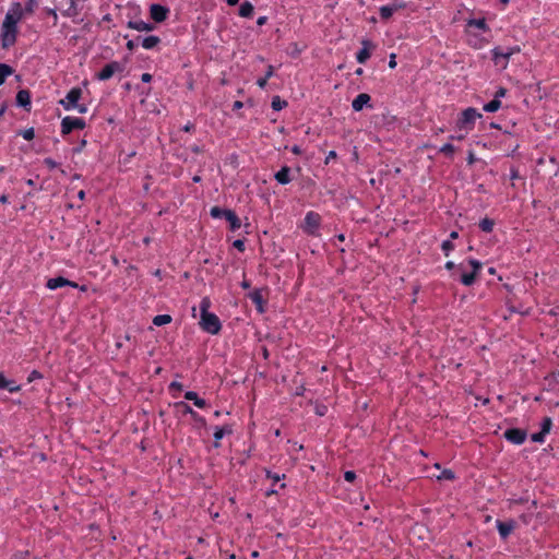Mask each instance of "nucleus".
<instances>
[{
    "mask_svg": "<svg viewBox=\"0 0 559 559\" xmlns=\"http://www.w3.org/2000/svg\"><path fill=\"white\" fill-rule=\"evenodd\" d=\"M483 264L478 260L468 259L457 265V270L461 272L460 281L465 286L474 284L476 275L481 270Z\"/></svg>",
    "mask_w": 559,
    "mask_h": 559,
    "instance_id": "1",
    "label": "nucleus"
},
{
    "mask_svg": "<svg viewBox=\"0 0 559 559\" xmlns=\"http://www.w3.org/2000/svg\"><path fill=\"white\" fill-rule=\"evenodd\" d=\"M81 96V88L74 87L68 92L63 99L60 100V104L66 110L76 109L80 114H85L87 111L86 106L79 104Z\"/></svg>",
    "mask_w": 559,
    "mask_h": 559,
    "instance_id": "2",
    "label": "nucleus"
},
{
    "mask_svg": "<svg viewBox=\"0 0 559 559\" xmlns=\"http://www.w3.org/2000/svg\"><path fill=\"white\" fill-rule=\"evenodd\" d=\"M481 118V114H479L475 108H466L461 114L456 122V127L459 130H464L465 133L469 132L476 122L477 119Z\"/></svg>",
    "mask_w": 559,
    "mask_h": 559,
    "instance_id": "3",
    "label": "nucleus"
},
{
    "mask_svg": "<svg viewBox=\"0 0 559 559\" xmlns=\"http://www.w3.org/2000/svg\"><path fill=\"white\" fill-rule=\"evenodd\" d=\"M25 10L23 5L20 2H13L9 7L2 23L19 27V23L23 20Z\"/></svg>",
    "mask_w": 559,
    "mask_h": 559,
    "instance_id": "4",
    "label": "nucleus"
},
{
    "mask_svg": "<svg viewBox=\"0 0 559 559\" xmlns=\"http://www.w3.org/2000/svg\"><path fill=\"white\" fill-rule=\"evenodd\" d=\"M200 326L202 328L203 331L212 335L217 334L222 329V324L218 317L212 312L201 316Z\"/></svg>",
    "mask_w": 559,
    "mask_h": 559,
    "instance_id": "5",
    "label": "nucleus"
},
{
    "mask_svg": "<svg viewBox=\"0 0 559 559\" xmlns=\"http://www.w3.org/2000/svg\"><path fill=\"white\" fill-rule=\"evenodd\" d=\"M321 225V216L317 212L310 211L306 214L302 229L305 233L311 236L319 235V228Z\"/></svg>",
    "mask_w": 559,
    "mask_h": 559,
    "instance_id": "6",
    "label": "nucleus"
},
{
    "mask_svg": "<svg viewBox=\"0 0 559 559\" xmlns=\"http://www.w3.org/2000/svg\"><path fill=\"white\" fill-rule=\"evenodd\" d=\"M19 27L1 24L0 39L2 48L7 49L12 47L17 38Z\"/></svg>",
    "mask_w": 559,
    "mask_h": 559,
    "instance_id": "7",
    "label": "nucleus"
},
{
    "mask_svg": "<svg viewBox=\"0 0 559 559\" xmlns=\"http://www.w3.org/2000/svg\"><path fill=\"white\" fill-rule=\"evenodd\" d=\"M85 127V122L83 119L78 117H64L61 121V132L62 134H69L73 130L83 129Z\"/></svg>",
    "mask_w": 559,
    "mask_h": 559,
    "instance_id": "8",
    "label": "nucleus"
},
{
    "mask_svg": "<svg viewBox=\"0 0 559 559\" xmlns=\"http://www.w3.org/2000/svg\"><path fill=\"white\" fill-rule=\"evenodd\" d=\"M58 10L67 16L76 15L78 14L76 0H58Z\"/></svg>",
    "mask_w": 559,
    "mask_h": 559,
    "instance_id": "9",
    "label": "nucleus"
},
{
    "mask_svg": "<svg viewBox=\"0 0 559 559\" xmlns=\"http://www.w3.org/2000/svg\"><path fill=\"white\" fill-rule=\"evenodd\" d=\"M122 68L118 62H110L106 64L100 72L97 73L96 78L100 81L109 80L116 72L121 71Z\"/></svg>",
    "mask_w": 559,
    "mask_h": 559,
    "instance_id": "10",
    "label": "nucleus"
},
{
    "mask_svg": "<svg viewBox=\"0 0 559 559\" xmlns=\"http://www.w3.org/2000/svg\"><path fill=\"white\" fill-rule=\"evenodd\" d=\"M46 286L48 289L55 290V289L63 287V286H70V287L76 288L78 284L74 282H71L64 277L59 276V277L49 278L47 281Z\"/></svg>",
    "mask_w": 559,
    "mask_h": 559,
    "instance_id": "11",
    "label": "nucleus"
},
{
    "mask_svg": "<svg viewBox=\"0 0 559 559\" xmlns=\"http://www.w3.org/2000/svg\"><path fill=\"white\" fill-rule=\"evenodd\" d=\"M496 526L501 538L506 539L515 528V522L513 520L507 522L497 521Z\"/></svg>",
    "mask_w": 559,
    "mask_h": 559,
    "instance_id": "12",
    "label": "nucleus"
},
{
    "mask_svg": "<svg viewBox=\"0 0 559 559\" xmlns=\"http://www.w3.org/2000/svg\"><path fill=\"white\" fill-rule=\"evenodd\" d=\"M151 17L155 22H163L167 17L168 10L160 4H152L150 8Z\"/></svg>",
    "mask_w": 559,
    "mask_h": 559,
    "instance_id": "13",
    "label": "nucleus"
},
{
    "mask_svg": "<svg viewBox=\"0 0 559 559\" xmlns=\"http://www.w3.org/2000/svg\"><path fill=\"white\" fill-rule=\"evenodd\" d=\"M507 440L514 444H521L525 441L526 435L521 429H509L504 432Z\"/></svg>",
    "mask_w": 559,
    "mask_h": 559,
    "instance_id": "14",
    "label": "nucleus"
},
{
    "mask_svg": "<svg viewBox=\"0 0 559 559\" xmlns=\"http://www.w3.org/2000/svg\"><path fill=\"white\" fill-rule=\"evenodd\" d=\"M362 48L358 51L356 59L359 63H365L370 58V50L373 45L369 40H362Z\"/></svg>",
    "mask_w": 559,
    "mask_h": 559,
    "instance_id": "15",
    "label": "nucleus"
},
{
    "mask_svg": "<svg viewBox=\"0 0 559 559\" xmlns=\"http://www.w3.org/2000/svg\"><path fill=\"white\" fill-rule=\"evenodd\" d=\"M370 96L366 93H361L355 97V99L352 103V107L355 111H360L362 108L369 104Z\"/></svg>",
    "mask_w": 559,
    "mask_h": 559,
    "instance_id": "16",
    "label": "nucleus"
},
{
    "mask_svg": "<svg viewBox=\"0 0 559 559\" xmlns=\"http://www.w3.org/2000/svg\"><path fill=\"white\" fill-rule=\"evenodd\" d=\"M404 8L403 3H392L389 5H383L380 8V15L382 19H389L393 15L394 12Z\"/></svg>",
    "mask_w": 559,
    "mask_h": 559,
    "instance_id": "17",
    "label": "nucleus"
},
{
    "mask_svg": "<svg viewBox=\"0 0 559 559\" xmlns=\"http://www.w3.org/2000/svg\"><path fill=\"white\" fill-rule=\"evenodd\" d=\"M128 27L138 32H151L153 31L154 25L144 21H130L128 22Z\"/></svg>",
    "mask_w": 559,
    "mask_h": 559,
    "instance_id": "18",
    "label": "nucleus"
},
{
    "mask_svg": "<svg viewBox=\"0 0 559 559\" xmlns=\"http://www.w3.org/2000/svg\"><path fill=\"white\" fill-rule=\"evenodd\" d=\"M290 169L285 166L281 170H278L275 174V179L281 185H287L290 182V176H289Z\"/></svg>",
    "mask_w": 559,
    "mask_h": 559,
    "instance_id": "19",
    "label": "nucleus"
},
{
    "mask_svg": "<svg viewBox=\"0 0 559 559\" xmlns=\"http://www.w3.org/2000/svg\"><path fill=\"white\" fill-rule=\"evenodd\" d=\"M0 388L7 389L9 392H17L20 386L14 383L12 380H8L2 373H0Z\"/></svg>",
    "mask_w": 559,
    "mask_h": 559,
    "instance_id": "20",
    "label": "nucleus"
},
{
    "mask_svg": "<svg viewBox=\"0 0 559 559\" xmlns=\"http://www.w3.org/2000/svg\"><path fill=\"white\" fill-rule=\"evenodd\" d=\"M185 399L192 401L193 404L199 408H204L206 406V402L203 399H200L198 394L193 391H188L185 394Z\"/></svg>",
    "mask_w": 559,
    "mask_h": 559,
    "instance_id": "21",
    "label": "nucleus"
},
{
    "mask_svg": "<svg viewBox=\"0 0 559 559\" xmlns=\"http://www.w3.org/2000/svg\"><path fill=\"white\" fill-rule=\"evenodd\" d=\"M16 103L19 106L26 107L31 104L29 93L25 90H21L16 94Z\"/></svg>",
    "mask_w": 559,
    "mask_h": 559,
    "instance_id": "22",
    "label": "nucleus"
},
{
    "mask_svg": "<svg viewBox=\"0 0 559 559\" xmlns=\"http://www.w3.org/2000/svg\"><path fill=\"white\" fill-rule=\"evenodd\" d=\"M225 219L230 224V229L234 231L237 230L238 228H240V226H241L240 219L237 217V215L233 211H229L228 213H226Z\"/></svg>",
    "mask_w": 559,
    "mask_h": 559,
    "instance_id": "23",
    "label": "nucleus"
},
{
    "mask_svg": "<svg viewBox=\"0 0 559 559\" xmlns=\"http://www.w3.org/2000/svg\"><path fill=\"white\" fill-rule=\"evenodd\" d=\"M430 477L436 478L438 480H452L454 479V473L451 469H443L439 473H431Z\"/></svg>",
    "mask_w": 559,
    "mask_h": 559,
    "instance_id": "24",
    "label": "nucleus"
},
{
    "mask_svg": "<svg viewBox=\"0 0 559 559\" xmlns=\"http://www.w3.org/2000/svg\"><path fill=\"white\" fill-rule=\"evenodd\" d=\"M253 5L249 1H245L239 8V15L242 17H251L253 14Z\"/></svg>",
    "mask_w": 559,
    "mask_h": 559,
    "instance_id": "25",
    "label": "nucleus"
},
{
    "mask_svg": "<svg viewBox=\"0 0 559 559\" xmlns=\"http://www.w3.org/2000/svg\"><path fill=\"white\" fill-rule=\"evenodd\" d=\"M231 433V428L229 426L224 427H215L214 429V438L216 442H218L221 439H223L226 435ZM216 447L218 443L215 444Z\"/></svg>",
    "mask_w": 559,
    "mask_h": 559,
    "instance_id": "26",
    "label": "nucleus"
},
{
    "mask_svg": "<svg viewBox=\"0 0 559 559\" xmlns=\"http://www.w3.org/2000/svg\"><path fill=\"white\" fill-rule=\"evenodd\" d=\"M159 41H160L159 37L151 35V36L143 38L142 46L145 49H153L154 47H156L159 44Z\"/></svg>",
    "mask_w": 559,
    "mask_h": 559,
    "instance_id": "27",
    "label": "nucleus"
},
{
    "mask_svg": "<svg viewBox=\"0 0 559 559\" xmlns=\"http://www.w3.org/2000/svg\"><path fill=\"white\" fill-rule=\"evenodd\" d=\"M273 74H274V67L273 66H269L265 75L263 78L258 79V81H257L258 86L260 88H265V86L267 84V80L271 76H273Z\"/></svg>",
    "mask_w": 559,
    "mask_h": 559,
    "instance_id": "28",
    "label": "nucleus"
},
{
    "mask_svg": "<svg viewBox=\"0 0 559 559\" xmlns=\"http://www.w3.org/2000/svg\"><path fill=\"white\" fill-rule=\"evenodd\" d=\"M13 73V69L5 64L0 63V86L4 83L5 79Z\"/></svg>",
    "mask_w": 559,
    "mask_h": 559,
    "instance_id": "29",
    "label": "nucleus"
},
{
    "mask_svg": "<svg viewBox=\"0 0 559 559\" xmlns=\"http://www.w3.org/2000/svg\"><path fill=\"white\" fill-rule=\"evenodd\" d=\"M467 25L469 27H475V28H478L480 31H487L488 29L486 21L484 19H472V20H469L467 22Z\"/></svg>",
    "mask_w": 559,
    "mask_h": 559,
    "instance_id": "30",
    "label": "nucleus"
},
{
    "mask_svg": "<svg viewBox=\"0 0 559 559\" xmlns=\"http://www.w3.org/2000/svg\"><path fill=\"white\" fill-rule=\"evenodd\" d=\"M500 107H501V102L499 99L495 98L484 106V110L486 112H496L497 110L500 109Z\"/></svg>",
    "mask_w": 559,
    "mask_h": 559,
    "instance_id": "31",
    "label": "nucleus"
},
{
    "mask_svg": "<svg viewBox=\"0 0 559 559\" xmlns=\"http://www.w3.org/2000/svg\"><path fill=\"white\" fill-rule=\"evenodd\" d=\"M171 321V317L168 314H158L154 317L153 323L157 326L168 324Z\"/></svg>",
    "mask_w": 559,
    "mask_h": 559,
    "instance_id": "32",
    "label": "nucleus"
},
{
    "mask_svg": "<svg viewBox=\"0 0 559 559\" xmlns=\"http://www.w3.org/2000/svg\"><path fill=\"white\" fill-rule=\"evenodd\" d=\"M230 210H223L218 206H214L211 209V216L214 218H221L226 217V213H228Z\"/></svg>",
    "mask_w": 559,
    "mask_h": 559,
    "instance_id": "33",
    "label": "nucleus"
},
{
    "mask_svg": "<svg viewBox=\"0 0 559 559\" xmlns=\"http://www.w3.org/2000/svg\"><path fill=\"white\" fill-rule=\"evenodd\" d=\"M493 221L489 219V218H484L480 221L479 223V227L481 230L486 231V233H489L492 230L493 228Z\"/></svg>",
    "mask_w": 559,
    "mask_h": 559,
    "instance_id": "34",
    "label": "nucleus"
},
{
    "mask_svg": "<svg viewBox=\"0 0 559 559\" xmlns=\"http://www.w3.org/2000/svg\"><path fill=\"white\" fill-rule=\"evenodd\" d=\"M211 307V300L207 297H204L200 302V311L201 316H204L205 313H210L209 309Z\"/></svg>",
    "mask_w": 559,
    "mask_h": 559,
    "instance_id": "35",
    "label": "nucleus"
},
{
    "mask_svg": "<svg viewBox=\"0 0 559 559\" xmlns=\"http://www.w3.org/2000/svg\"><path fill=\"white\" fill-rule=\"evenodd\" d=\"M492 52H493V58L496 60H498V58H500V57L507 60L512 55V51H503L500 48H495L492 50Z\"/></svg>",
    "mask_w": 559,
    "mask_h": 559,
    "instance_id": "36",
    "label": "nucleus"
},
{
    "mask_svg": "<svg viewBox=\"0 0 559 559\" xmlns=\"http://www.w3.org/2000/svg\"><path fill=\"white\" fill-rule=\"evenodd\" d=\"M284 106H286V102L282 100L278 96L272 99V108L274 110H281Z\"/></svg>",
    "mask_w": 559,
    "mask_h": 559,
    "instance_id": "37",
    "label": "nucleus"
},
{
    "mask_svg": "<svg viewBox=\"0 0 559 559\" xmlns=\"http://www.w3.org/2000/svg\"><path fill=\"white\" fill-rule=\"evenodd\" d=\"M442 251L445 255H449L452 250H454V245L451 240H444L441 245Z\"/></svg>",
    "mask_w": 559,
    "mask_h": 559,
    "instance_id": "38",
    "label": "nucleus"
},
{
    "mask_svg": "<svg viewBox=\"0 0 559 559\" xmlns=\"http://www.w3.org/2000/svg\"><path fill=\"white\" fill-rule=\"evenodd\" d=\"M439 151L445 155L452 156L454 153V146L450 143H447L442 145Z\"/></svg>",
    "mask_w": 559,
    "mask_h": 559,
    "instance_id": "39",
    "label": "nucleus"
},
{
    "mask_svg": "<svg viewBox=\"0 0 559 559\" xmlns=\"http://www.w3.org/2000/svg\"><path fill=\"white\" fill-rule=\"evenodd\" d=\"M37 4H38V0H28L26 5L23 7L25 10V13H33L35 8L37 7Z\"/></svg>",
    "mask_w": 559,
    "mask_h": 559,
    "instance_id": "40",
    "label": "nucleus"
},
{
    "mask_svg": "<svg viewBox=\"0 0 559 559\" xmlns=\"http://www.w3.org/2000/svg\"><path fill=\"white\" fill-rule=\"evenodd\" d=\"M233 246L238 249L239 251H243L245 250V241L241 240V239H237L234 241Z\"/></svg>",
    "mask_w": 559,
    "mask_h": 559,
    "instance_id": "41",
    "label": "nucleus"
},
{
    "mask_svg": "<svg viewBox=\"0 0 559 559\" xmlns=\"http://www.w3.org/2000/svg\"><path fill=\"white\" fill-rule=\"evenodd\" d=\"M40 378H41V374H40L38 371L34 370V371H32V372L29 373V376H28V379H27V380H28V382H33L34 380H36V379H40Z\"/></svg>",
    "mask_w": 559,
    "mask_h": 559,
    "instance_id": "42",
    "label": "nucleus"
},
{
    "mask_svg": "<svg viewBox=\"0 0 559 559\" xmlns=\"http://www.w3.org/2000/svg\"><path fill=\"white\" fill-rule=\"evenodd\" d=\"M344 478L347 481H353L356 478V474L353 471H347L344 474Z\"/></svg>",
    "mask_w": 559,
    "mask_h": 559,
    "instance_id": "43",
    "label": "nucleus"
},
{
    "mask_svg": "<svg viewBox=\"0 0 559 559\" xmlns=\"http://www.w3.org/2000/svg\"><path fill=\"white\" fill-rule=\"evenodd\" d=\"M266 476H267L269 478H271L274 483L280 481V480L282 479V477H284V475H282V476H281V475H278V474H272L271 472H267V473H266Z\"/></svg>",
    "mask_w": 559,
    "mask_h": 559,
    "instance_id": "44",
    "label": "nucleus"
},
{
    "mask_svg": "<svg viewBox=\"0 0 559 559\" xmlns=\"http://www.w3.org/2000/svg\"><path fill=\"white\" fill-rule=\"evenodd\" d=\"M23 138L25 140H32L34 138V130L33 129L25 130L23 133Z\"/></svg>",
    "mask_w": 559,
    "mask_h": 559,
    "instance_id": "45",
    "label": "nucleus"
},
{
    "mask_svg": "<svg viewBox=\"0 0 559 559\" xmlns=\"http://www.w3.org/2000/svg\"><path fill=\"white\" fill-rule=\"evenodd\" d=\"M336 158V152L330 151L325 158V164H329L332 159Z\"/></svg>",
    "mask_w": 559,
    "mask_h": 559,
    "instance_id": "46",
    "label": "nucleus"
},
{
    "mask_svg": "<svg viewBox=\"0 0 559 559\" xmlns=\"http://www.w3.org/2000/svg\"><path fill=\"white\" fill-rule=\"evenodd\" d=\"M44 163H45V165H47L50 169H52V168L57 167V163H56L53 159H51V158H46Z\"/></svg>",
    "mask_w": 559,
    "mask_h": 559,
    "instance_id": "47",
    "label": "nucleus"
},
{
    "mask_svg": "<svg viewBox=\"0 0 559 559\" xmlns=\"http://www.w3.org/2000/svg\"><path fill=\"white\" fill-rule=\"evenodd\" d=\"M252 300L261 307V296L259 293H253L251 296Z\"/></svg>",
    "mask_w": 559,
    "mask_h": 559,
    "instance_id": "48",
    "label": "nucleus"
},
{
    "mask_svg": "<svg viewBox=\"0 0 559 559\" xmlns=\"http://www.w3.org/2000/svg\"><path fill=\"white\" fill-rule=\"evenodd\" d=\"M506 93L507 91L504 88H499L496 94H495V98L499 99L500 97H504L506 96Z\"/></svg>",
    "mask_w": 559,
    "mask_h": 559,
    "instance_id": "49",
    "label": "nucleus"
},
{
    "mask_svg": "<svg viewBox=\"0 0 559 559\" xmlns=\"http://www.w3.org/2000/svg\"><path fill=\"white\" fill-rule=\"evenodd\" d=\"M141 80H142V82H144V83H148V82H151V81H152V75H151L150 73H143V74L141 75Z\"/></svg>",
    "mask_w": 559,
    "mask_h": 559,
    "instance_id": "50",
    "label": "nucleus"
},
{
    "mask_svg": "<svg viewBox=\"0 0 559 559\" xmlns=\"http://www.w3.org/2000/svg\"><path fill=\"white\" fill-rule=\"evenodd\" d=\"M395 66H396L395 55H394V53H392V55L390 56L389 67H390V68H395Z\"/></svg>",
    "mask_w": 559,
    "mask_h": 559,
    "instance_id": "51",
    "label": "nucleus"
},
{
    "mask_svg": "<svg viewBox=\"0 0 559 559\" xmlns=\"http://www.w3.org/2000/svg\"><path fill=\"white\" fill-rule=\"evenodd\" d=\"M266 21H267V17H266V16H260V17L257 20V24H258L259 26H262V25H264V24L266 23Z\"/></svg>",
    "mask_w": 559,
    "mask_h": 559,
    "instance_id": "52",
    "label": "nucleus"
},
{
    "mask_svg": "<svg viewBox=\"0 0 559 559\" xmlns=\"http://www.w3.org/2000/svg\"><path fill=\"white\" fill-rule=\"evenodd\" d=\"M292 152L296 155H299L301 153V148L298 145H294L292 147Z\"/></svg>",
    "mask_w": 559,
    "mask_h": 559,
    "instance_id": "53",
    "label": "nucleus"
},
{
    "mask_svg": "<svg viewBox=\"0 0 559 559\" xmlns=\"http://www.w3.org/2000/svg\"><path fill=\"white\" fill-rule=\"evenodd\" d=\"M127 48L129 50H133L135 48V43L133 40H128Z\"/></svg>",
    "mask_w": 559,
    "mask_h": 559,
    "instance_id": "54",
    "label": "nucleus"
},
{
    "mask_svg": "<svg viewBox=\"0 0 559 559\" xmlns=\"http://www.w3.org/2000/svg\"><path fill=\"white\" fill-rule=\"evenodd\" d=\"M454 267H455L454 262H452V261H448V262L445 263V269H447V270H452V269H454Z\"/></svg>",
    "mask_w": 559,
    "mask_h": 559,
    "instance_id": "55",
    "label": "nucleus"
},
{
    "mask_svg": "<svg viewBox=\"0 0 559 559\" xmlns=\"http://www.w3.org/2000/svg\"><path fill=\"white\" fill-rule=\"evenodd\" d=\"M465 138V134H459L456 136L452 135L450 139L451 140H463Z\"/></svg>",
    "mask_w": 559,
    "mask_h": 559,
    "instance_id": "56",
    "label": "nucleus"
},
{
    "mask_svg": "<svg viewBox=\"0 0 559 559\" xmlns=\"http://www.w3.org/2000/svg\"><path fill=\"white\" fill-rule=\"evenodd\" d=\"M457 237H459L457 231H452V233L450 234V239H449V240H451V241H452V239H456Z\"/></svg>",
    "mask_w": 559,
    "mask_h": 559,
    "instance_id": "57",
    "label": "nucleus"
},
{
    "mask_svg": "<svg viewBox=\"0 0 559 559\" xmlns=\"http://www.w3.org/2000/svg\"><path fill=\"white\" fill-rule=\"evenodd\" d=\"M183 406H185V411H186V413L194 414V413H193V411H192V408H191L189 405H186V404H185Z\"/></svg>",
    "mask_w": 559,
    "mask_h": 559,
    "instance_id": "58",
    "label": "nucleus"
},
{
    "mask_svg": "<svg viewBox=\"0 0 559 559\" xmlns=\"http://www.w3.org/2000/svg\"><path fill=\"white\" fill-rule=\"evenodd\" d=\"M78 197L80 200H83L85 198V192L83 190L79 191Z\"/></svg>",
    "mask_w": 559,
    "mask_h": 559,
    "instance_id": "59",
    "label": "nucleus"
},
{
    "mask_svg": "<svg viewBox=\"0 0 559 559\" xmlns=\"http://www.w3.org/2000/svg\"><path fill=\"white\" fill-rule=\"evenodd\" d=\"M228 5H236L238 3L239 0H226Z\"/></svg>",
    "mask_w": 559,
    "mask_h": 559,
    "instance_id": "60",
    "label": "nucleus"
},
{
    "mask_svg": "<svg viewBox=\"0 0 559 559\" xmlns=\"http://www.w3.org/2000/svg\"><path fill=\"white\" fill-rule=\"evenodd\" d=\"M234 107H235V108H241V107H242V103H241V102H236V103L234 104Z\"/></svg>",
    "mask_w": 559,
    "mask_h": 559,
    "instance_id": "61",
    "label": "nucleus"
},
{
    "mask_svg": "<svg viewBox=\"0 0 559 559\" xmlns=\"http://www.w3.org/2000/svg\"><path fill=\"white\" fill-rule=\"evenodd\" d=\"M0 202H2V203H7V202H8V198H7L5 195H2V197L0 198Z\"/></svg>",
    "mask_w": 559,
    "mask_h": 559,
    "instance_id": "62",
    "label": "nucleus"
},
{
    "mask_svg": "<svg viewBox=\"0 0 559 559\" xmlns=\"http://www.w3.org/2000/svg\"><path fill=\"white\" fill-rule=\"evenodd\" d=\"M51 16H53L55 20H57V13L56 10H50Z\"/></svg>",
    "mask_w": 559,
    "mask_h": 559,
    "instance_id": "63",
    "label": "nucleus"
},
{
    "mask_svg": "<svg viewBox=\"0 0 559 559\" xmlns=\"http://www.w3.org/2000/svg\"><path fill=\"white\" fill-rule=\"evenodd\" d=\"M533 440H534V441H539V440H540V438H539V436L534 435V436H533Z\"/></svg>",
    "mask_w": 559,
    "mask_h": 559,
    "instance_id": "64",
    "label": "nucleus"
}]
</instances>
